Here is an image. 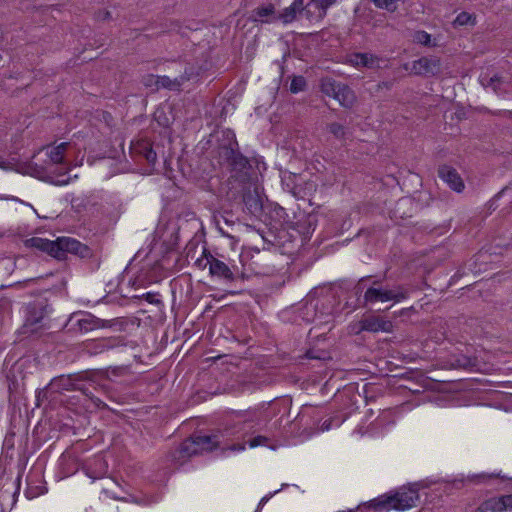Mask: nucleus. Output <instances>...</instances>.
I'll use <instances>...</instances> for the list:
<instances>
[{
	"instance_id": "f257e3e1",
	"label": "nucleus",
	"mask_w": 512,
	"mask_h": 512,
	"mask_svg": "<svg viewBox=\"0 0 512 512\" xmlns=\"http://www.w3.org/2000/svg\"><path fill=\"white\" fill-rule=\"evenodd\" d=\"M217 158L219 164L233 173L234 177L242 181L249 177L252 166L249 159L240 152L236 136L231 130L222 132L217 146Z\"/></svg>"
},
{
	"instance_id": "f03ea898",
	"label": "nucleus",
	"mask_w": 512,
	"mask_h": 512,
	"mask_svg": "<svg viewBox=\"0 0 512 512\" xmlns=\"http://www.w3.org/2000/svg\"><path fill=\"white\" fill-rule=\"evenodd\" d=\"M25 246L45 252L57 260H64L67 253L90 258L93 250L86 244L70 237H59L56 240H48L40 237H32L25 240Z\"/></svg>"
},
{
	"instance_id": "7ed1b4c3",
	"label": "nucleus",
	"mask_w": 512,
	"mask_h": 512,
	"mask_svg": "<svg viewBox=\"0 0 512 512\" xmlns=\"http://www.w3.org/2000/svg\"><path fill=\"white\" fill-rule=\"evenodd\" d=\"M420 496L416 487L402 488L393 495H384L369 502L368 507L375 511L383 510H406L414 507Z\"/></svg>"
},
{
	"instance_id": "20e7f679",
	"label": "nucleus",
	"mask_w": 512,
	"mask_h": 512,
	"mask_svg": "<svg viewBox=\"0 0 512 512\" xmlns=\"http://www.w3.org/2000/svg\"><path fill=\"white\" fill-rule=\"evenodd\" d=\"M122 322L118 319L103 320L88 312L73 313L66 324L69 331L89 332L99 328H112Z\"/></svg>"
},
{
	"instance_id": "39448f33",
	"label": "nucleus",
	"mask_w": 512,
	"mask_h": 512,
	"mask_svg": "<svg viewBox=\"0 0 512 512\" xmlns=\"http://www.w3.org/2000/svg\"><path fill=\"white\" fill-rule=\"evenodd\" d=\"M51 164L48 158L43 160L42 163L31 160L17 164L15 170L23 174H29L45 182L53 181V175L65 176L68 173V166L59 168Z\"/></svg>"
},
{
	"instance_id": "423d86ee",
	"label": "nucleus",
	"mask_w": 512,
	"mask_h": 512,
	"mask_svg": "<svg viewBox=\"0 0 512 512\" xmlns=\"http://www.w3.org/2000/svg\"><path fill=\"white\" fill-rule=\"evenodd\" d=\"M407 297V293L400 290L388 289L382 286L381 280H373L364 293V305L368 303L395 301Z\"/></svg>"
},
{
	"instance_id": "0eeeda50",
	"label": "nucleus",
	"mask_w": 512,
	"mask_h": 512,
	"mask_svg": "<svg viewBox=\"0 0 512 512\" xmlns=\"http://www.w3.org/2000/svg\"><path fill=\"white\" fill-rule=\"evenodd\" d=\"M223 437L224 433L222 431H217L211 434H193V439H195L200 453L203 451L211 452L217 448H221L223 451H241L245 449V443H237L224 447L223 441L221 440Z\"/></svg>"
},
{
	"instance_id": "6e6552de",
	"label": "nucleus",
	"mask_w": 512,
	"mask_h": 512,
	"mask_svg": "<svg viewBox=\"0 0 512 512\" xmlns=\"http://www.w3.org/2000/svg\"><path fill=\"white\" fill-rule=\"evenodd\" d=\"M125 345L126 342L123 336L106 337L86 342L83 351L90 356H96Z\"/></svg>"
},
{
	"instance_id": "1a4fd4ad",
	"label": "nucleus",
	"mask_w": 512,
	"mask_h": 512,
	"mask_svg": "<svg viewBox=\"0 0 512 512\" xmlns=\"http://www.w3.org/2000/svg\"><path fill=\"white\" fill-rule=\"evenodd\" d=\"M411 72L425 77L436 76L441 73V61L437 57H421L412 63Z\"/></svg>"
},
{
	"instance_id": "9d476101",
	"label": "nucleus",
	"mask_w": 512,
	"mask_h": 512,
	"mask_svg": "<svg viewBox=\"0 0 512 512\" xmlns=\"http://www.w3.org/2000/svg\"><path fill=\"white\" fill-rule=\"evenodd\" d=\"M358 330L356 333H359L361 331H369V332H391L393 329V324L389 320H385L380 316L375 315H369L363 317L358 322Z\"/></svg>"
},
{
	"instance_id": "9b49d317",
	"label": "nucleus",
	"mask_w": 512,
	"mask_h": 512,
	"mask_svg": "<svg viewBox=\"0 0 512 512\" xmlns=\"http://www.w3.org/2000/svg\"><path fill=\"white\" fill-rule=\"evenodd\" d=\"M242 202L246 211L254 216H259L263 212V203L257 188L251 186L244 187L242 190Z\"/></svg>"
},
{
	"instance_id": "f8f14e48",
	"label": "nucleus",
	"mask_w": 512,
	"mask_h": 512,
	"mask_svg": "<svg viewBox=\"0 0 512 512\" xmlns=\"http://www.w3.org/2000/svg\"><path fill=\"white\" fill-rule=\"evenodd\" d=\"M130 152L136 160H145L150 166H154L157 161V154L149 141L139 140L133 143Z\"/></svg>"
},
{
	"instance_id": "ddd939ff",
	"label": "nucleus",
	"mask_w": 512,
	"mask_h": 512,
	"mask_svg": "<svg viewBox=\"0 0 512 512\" xmlns=\"http://www.w3.org/2000/svg\"><path fill=\"white\" fill-rule=\"evenodd\" d=\"M438 176L448 186L456 192H462L464 189V182L455 168L447 164L440 165L438 167Z\"/></svg>"
},
{
	"instance_id": "4468645a",
	"label": "nucleus",
	"mask_w": 512,
	"mask_h": 512,
	"mask_svg": "<svg viewBox=\"0 0 512 512\" xmlns=\"http://www.w3.org/2000/svg\"><path fill=\"white\" fill-rule=\"evenodd\" d=\"M210 261L209 273L212 277H216L226 282H233L236 279L234 270H232L225 262L214 256H210Z\"/></svg>"
},
{
	"instance_id": "2eb2a0df",
	"label": "nucleus",
	"mask_w": 512,
	"mask_h": 512,
	"mask_svg": "<svg viewBox=\"0 0 512 512\" xmlns=\"http://www.w3.org/2000/svg\"><path fill=\"white\" fill-rule=\"evenodd\" d=\"M70 144L68 142H62L59 145L49 149V146L46 147L45 156L50 160L51 165H56V167H59V165L65 164V152L67 151ZM45 148L41 149L37 155L33 156V159H35L39 154L43 153Z\"/></svg>"
},
{
	"instance_id": "dca6fc26",
	"label": "nucleus",
	"mask_w": 512,
	"mask_h": 512,
	"mask_svg": "<svg viewBox=\"0 0 512 512\" xmlns=\"http://www.w3.org/2000/svg\"><path fill=\"white\" fill-rule=\"evenodd\" d=\"M46 308L47 306L41 301L30 303L27 307L25 326H34L41 323L46 315Z\"/></svg>"
},
{
	"instance_id": "f3484780",
	"label": "nucleus",
	"mask_w": 512,
	"mask_h": 512,
	"mask_svg": "<svg viewBox=\"0 0 512 512\" xmlns=\"http://www.w3.org/2000/svg\"><path fill=\"white\" fill-rule=\"evenodd\" d=\"M334 99L345 108H351L356 102V96L354 91L346 84L340 83Z\"/></svg>"
},
{
	"instance_id": "a211bd4d",
	"label": "nucleus",
	"mask_w": 512,
	"mask_h": 512,
	"mask_svg": "<svg viewBox=\"0 0 512 512\" xmlns=\"http://www.w3.org/2000/svg\"><path fill=\"white\" fill-rule=\"evenodd\" d=\"M75 385L72 374L61 375L55 377L49 383V389H52L54 394L63 393L64 391H71V387Z\"/></svg>"
},
{
	"instance_id": "6ab92c4d",
	"label": "nucleus",
	"mask_w": 512,
	"mask_h": 512,
	"mask_svg": "<svg viewBox=\"0 0 512 512\" xmlns=\"http://www.w3.org/2000/svg\"><path fill=\"white\" fill-rule=\"evenodd\" d=\"M505 504L503 498L494 497L484 501L474 512H503Z\"/></svg>"
},
{
	"instance_id": "aec40b11",
	"label": "nucleus",
	"mask_w": 512,
	"mask_h": 512,
	"mask_svg": "<svg viewBox=\"0 0 512 512\" xmlns=\"http://www.w3.org/2000/svg\"><path fill=\"white\" fill-rule=\"evenodd\" d=\"M304 9L303 0H294V2L280 14V19L284 23H290L296 18L297 13L302 12Z\"/></svg>"
},
{
	"instance_id": "412c9836",
	"label": "nucleus",
	"mask_w": 512,
	"mask_h": 512,
	"mask_svg": "<svg viewBox=\"0 0 512 512\" xmlns=\"http://www.w3.org/2000/svg\"><path fill=\"white\" fill-rule=\"evenodd\" d=\"M178 453L179 458H188L200 453L198 445H196L195 439H193V435L180 444Z\"/></svg>"
},
{
	"instance_id": "4be33fe9",
	"label": "nucleus",
	"mask_w": 512,
	"mask_h": 512,
	"mask_svg": "<svg viewBox=\"0 0 512 512\" xmlns=\"http://www.w3.org/2000/svg\"><path fill=\"white\" fill-rule=\"evenodd\" d=\"M350 62L356 66L373 67L377 58L367 53H356L351 56Z\"/></svg>"
},
{
	"instance_id": "5701e85b",
	"label": "nucleus",
	"mask_w": 512,
	"mask_h": 512,
	"mask_svg": "<svg viewBox=\"0 0 512 512\" xmlns=\"http://www.w3.org/2000/svg\"><path fill=\"white\" fill-rule=\"evenodd\" d=\"M340 85V82L336 80L326 77L321 80V92L329 97H333L336 94V91Z\"/></svg>"
},
{
	"instance_id": "b1692460",
	"label": "nucleus",
	"mask_w": 512,
	"mask_h": 512,
	"mask_svg": "<svg viewBox=\"0 0 512 512\" xmlns=\"http://www.w3.org/2000/svg\"><path fill=\"white\" fill-rule=\"evenodd\" d=\"M159 78V87L167 88V89H177L179 88L184 81L188 78L185 76H181L180 78L170 79L168 76H158Z\"/></svg>"
},
{
	"instance_id": "393cba45",
	"label": "nucleus",
	"mask_w": 512,
	"mask_h": 512,
	"mask_svg": "<svg viewBox=\"0 0 512 512\" xmlns=\"http://www.w3.org/2000/svg\"><path fill=\"white\" fill-rule=\"evenodd\" d=\"M274 12H275L274 5L270 3V4L266 5V6L257 7L256 9H254L252 11L251 19L253 21H259L263 17H267V16H270V15H273Z\"/></svg>"
},
{
	"instance_id": "a878e982",
	"label": "nucleus",
	"mask_w": 512,
	"mask_h": 512,
	"mask_svg": "<svg viewBox=\"0 0 512 512\" xmlns=\"http://www.w3.org/2000/svg\"><path fill=\"white\" fill-rule=\"evenodd\" d=\"M328 131L331 134H333V136L337 139L344 140L348 136V132H347L346 128L337 122H333V123L329 124Z\"/></svg>"
},
{
	"instance_id": "bb28decb",
	"label": "nucleus",
	"mask_w": 512,
	"mask_h": 512,
	"mask_svg": "<svg viewBox=\"0 0 512 512\" xmlns=\"http://www.w3.org/2000/svg\"><path fill=\"white\" fill-rule=\"evenodd\" d=\"M413 40H414V42H416L418 44H422V45L427 46V47L432 46V44H431V35L428 34L426 31H423V30L416 31L414 36H413Z\"/></svg>"
},
{
	"instance_id": "cd10ccee",
	"label": "nucleus",
	"mask_w": 512,
	"mask_h": 512,
	"mask_svg": "<svg viewBox=\"0 0 512 512\" xmlns=\"http://www.w3.org/2000/svg\"><path fill=\"white\" fill-rule=\"evenodd\" d=\"M475 18L468 12H461L458 14L456 19L453 22V25L456 26H464L469 23L474 24Z\"/></svg>"
},
{
	"instance_id": "c85d7f7f",
	"label": "nucleus",
	"mask_w": 512,
	"mask_h": 512,
	"mask_svg": "<svg viewBox=\"0 0 512 512\" xmlns=\"http://www.w3.org/2000/svg\"><path fill=\"white\" fill-rule=\"evenodd\" d=\"M306 88V80L303 76H295L290 84V91L298 93Z\"/></svg>"
},
{
	"instance_id": "c756f323",
	"label": "nucleus",
	"mask_w": 512,
	"mask_h": 512,
	"mask_svg": "<svg viewBox=\"0 0 512 512\" xmlns=\"http://www.w3.org/2000/svg\"><path fill=\"white\" fill-rule=\"evenodd\" d=\"M297 178L295 174H289L288 176H284L283 184L287 187V189L292 192L294 195L298 194V185L294 182Z\"/></svg>"
},
{
	"instance_id": "7c9ffc66",
	"label": "nucleus",
	"mask_w": 512,
	"mask_h": 512,
	"mask_svg": "<svg viewBox=\"0 0 512 512\" xmlns=\"http://www.w3.org/2000/svg\"><path fill=\"white\" fill-rule=\"evenodd\" d=\"M52 394L54 393L52 392V389H49V384L45 388L39 390L36 394V406L40 407L42 402L48 400Z\"/></svg>"
},
{
	"instance_id": "2f4dec72",
	"label": "nucleus",
	"mask_w": 512,
	"mask_h": 512,
	"mask_svg": "<svg viewBox=\"0 0 512 512\" xmlns=\"http://www.w3.org/2000/svg\"><path fill=\"white\" fill-rule=\"evenodd\" d=\"M141 82L145 87H151V88L155 87L156 90L159 89V78L156 75L147 74L142 77Z\"/></svg>"
},
{
	"instance_id": "473e14b6",
	"label": "nucleus",
	"mask_w": 512,
	"mask_h": 512,
	"mask_svg": "<svg viewBox=\"0 0 512 512\" xmlns=\"http://www.w3.org/2000/svg\"><path fill=\"white\" fill-rule=\"evenodd\" d=\"M74 383H75V385H73V387H71V391H80L88 398L93 399L94 395L89 386H87L83 382H79V381H75Z\"/></svg>"
},
{
	"instance_id": "72a5a7b5",
	"label": "nucleus",
	"mask_w": 512,
	"mask_h": 512,
	"mask_svg": "<svg viewBox=\"0 0 512 512\" xmlns=\"http://www.w3.org/2000/svg\"><path fill=\"white\" fill-rule=\"evenodd\" d=\"M337 0H311L320 10V17H324L326 15L327 9L336 3Z\"/></svg>"
},
{
	"instance_id": "f704fd0d",
	"label": "nucleus",
	"mask_w": 512,
	"mask_h": 512,
	"mask_svg": "<svg viewBox=\"0 0 512 512\" xmlns=\"http://www.w3.org/2000/svg\"><path fill=\"white\" fill-rule=\"evenodd\" d=\"M454 365L459 368H469V367L474 366L475 363H474L473 359H471L467 356L461 355L455 359Z\"/></svg>"
},
{
	"instance_id": "c9c22d12",
	"label": "nucleus",
	"mask_w": 512,
	"mask_h": 512,
	"mask_svg": "<svg viewBox=\"0 0 512 512\" xmlns=\"http://www.w3.org/2000/svg\"><path fill=\"white\" fill-rule=\"evenodd\" d=\"M210 256L213 255L207 249L204 248L203 257L196 260V266L201 269H205L207 266L210 268Z\"/></svg>"
},
{
	"instance_id": "e433bc0d",
	"label": "nucleus",
	"mask_w": 512,
	"mask_h": 512,
	"mask_svg": "<svg viewBox=\"0 0 512 512\" xmlns=\"http://www.w3.org/2000/svg\"><path fill=\"white\" fill-rule=\"evenodd\" d=\"M372 282L373 281V277L372 276H366V277H362L361 279H359V281L357 282V284L355 285V293L356 294H359L361 293L367 286V283L368 282Z\"/></svg>"
},
{
	"instance_id": "4c0bfd02",
	"label": "nucleus",
	"mask_w": 512,
	"mask_h": 512,
	"mask_svg": "<svg viewBox=\"0 0 512 512\" xmlns=\"http://www.w3.org/2000/svg\"><path fill=\"white\" fill-rule=\"evenodd\" d=\"M268 442H269V438H267L265 436H261V435L251 438L248 441L249 446L252 448L260 446V445H266Z\"/></svg>"
},
{
	"instance_id": "58836bf2",
	"label": "nucleus",
	"mask_w": 512,
	"mask_h": 512,
	"mask_svg": "<svg viewBox=\"0 0 512 512\" xmlns=\"http://www.w3.org/2000/svg\"><path fill=\"white\" fill-rule=\"evenodd\" d=\"M73 380L79 382H85L91 380V373L89 371H83L79 373L72 374Z\"/></svg>"
},
{
	"instance_id": "ea45409f",
	"label": "nucleus",
	"mask_w": 512,
	"mask_h": 512,
	"mask_svg": "<svg viewBox=\"0 0 512 512\" xmlns=\"http://www.w3.org/2000/svg\"><path fill=\"white\" fill-rule=\"evenodd\" d=\"M501 77L498 75H494L491 77L487 83V86L492 87V89L497 93L500 90L499 84L501 83Z\"/></svg>"
},
{
	"instance_id": "a19ab883",
	"label": "nucleus",
	"mask_w": 512,
	"mask_h": 512,
	"mask_svg": "<svg viewBox=\"0 0 512 512\" xmlns=\"http://www.w3.org/2000/svg\"><path fill=\"white\" fill-rule=\"evenodd\" d=\"M63 177L64 176L53 175V181H48V182L52 183L54 185H58V186L67 185L70 181V178L69 177L63 178Z\"/></svg>"
},
{
	"instance_id": "79ce46f5",
	"label": "nucleus",
	"mask_w": 512,
	"mask_h": 512,
	"mask_svg": "<svg viewBox=\"0 0 512 512\" xmlns=\"http://www.w3.org/2000/svg\"><path fill=\"white\" fill-rule=\"evenodd\" d=\"M97 20L105 21L111 19V13L108 10H99L95 13Z\"/></svg>"
},
{
	"instance_id": "37998d69",
	"label": "nucleus",
	"mask_w": 512,
	"mask_h": 512,
	"mask_svg": "<svg viewBox=\"0 0 512 512\" xmlns=\"http://www.w3.org/2000/svg\"><path fill=\"white\" fill-rule=\"evenodd\" d=\"M334 419H335L334 417H330V418H328V419H325V420L321 423V425H320V430H321V431H327V430H329V429L331 428V425H332V422L334 421ZM336 419H337V421H338V424H340V423L342 422V421H341V420H339L338 418H336Z\"/></svg>"
},
{
	"instance_id": "c03bdc74",
	"label": "nucleus",
	"mask_w": 512,
	"mask_h": 512,
	"mask_svg": "<svg viewBox=\"0 0 512 512\" xmlns=\"http://www.w3.org/2000/svg\"><path fill=\"white\" fill-rule=\"evenodd\" d=\"M502 498L505 504V510L512 509V495H504Z\"/></svg>"
},
{
	"instance_id": "a18cd8bd",
	"label": "nucleus",
	"mask_w": 512,
	"mask_h": 512,
	"mask_svg": "<svg viewBox=\"0 0 512 512\" xmlns=\"http://www.w3.org/2000/svg\"><path fill=\"white\" fill-rule=\"evenodd\" d=\"M392 86H393V81H383V82L378 83V85H377L378 89L385 88L388 90L391 89Z\"/></svg>"
},
{
	"instance_id": "49530a36",
	"label": "nucleus",
	"mask_w": 512,
	"mask_h": 512,
	"mask_svg": "<svg viewBox=\"0 0 512 512\" xmlns=\"http://www.w3.org/2000/svg\"><path fill=\"white\" fill-rule=\"evenodd\" d=\"M154 297H155V295H154V294H152V293H147V294L145 295V299H146L149 303H156V300H155V298H154ZM159 302H160V301H159V300H157V303H159Z\"/></svg>"
},
{
	"instance_id": "de8ad7c7",
	"label": "nucleus",
	"mask_w": 512,
	"mask_h": 512,
	"mask_svg": "<svg viewBox=\"0 0 512 512\" xmlns=\"http://www.w3.org/2000/svg\"><path fill=\"white\" fill-rule=\"evenodd\" d=\"M306 357L310 359H320V356L316 355L312 350L307 351Z\"/></svg>"
},
{
	"instance_id": "09e8293b",
	"label": "nucleus",
	"mask_w": 512,
	"mask_h": 512,
	"mask_svg": "<svg viewBox=\"0 0 512 512\" xmlns=\"http://www.w3.org/2000/svg\"><path fill=\"white\" fill-rule=\"evenodd\" d=\"M269 499V496H265L261 499L260 503H259V508L262 507Z\"/></svg>"
},
{
	"instance_id": "8fccbe9b",
	"label": "nucleus",
	"mask_w": 512,
	"mask_h": 512,
	"mask_svg": "<svg viewBox=\"0 0 512 512\" xmlns=\"http://www.w3.org/2000/svg\"><path fill=\"white\" fill-rule=\"evenodd\" d=\"M0 167H1V168L6 169V168H8L9 166H8V163H7L6 161H4V160H2V159H1V160H0Z\"/></svg>"
},
{
	"instance_id": "3c124183",
	"label": "nucleus",
	"mask_w": 512,
	"mask_h": 512,
	"mask_svg": "<svg viewBox=\"0 0 512 512\" xmlns=\"http://www.w3.org/2000/svg\"><path fill=\"white\" fill-rule=\"evenodd\" d=\"M505 190H506V188L502 189V190L499 192L498 196H499V195H501L502 193H504V191H505Z\"/></svg>"
}]
</instances>
